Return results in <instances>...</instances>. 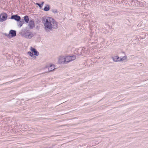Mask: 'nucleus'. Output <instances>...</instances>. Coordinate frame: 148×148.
Here are the masks:
<instances>
[{
	"instance_id": "22",
	"label": "nucleus",
	"mask_w": 148,
	"mask_h": 148,
	"mask_svg": "<svg viewBox=\"0 0 148 148\" xmlns=\"http://www.w3.org/2000/svg\"><path fill=\"white\" fill-rule=\"evenodd\" d=\"M83 49H82V51L81 52V54H82L83 53Z\"/></svg>"
},
{
	"instance_id": "15",
	"label": "nucleus",
	"mask_w": 148,
	"mask_h": 148,
	"mask_svg": "<svg viewBox=\"0 0 148 148\" xmlns=\"http://www.w3.org/2000/svg\"><path fill=\"white\" fill-rule=\"evenodd\" d=\"M44 3V2H42L41 4H40L38 3H36V4L37 5H38L40 8H41L42 7Z\"/></svg>"
},
{
	"instance_id": "14",
	"label": "nucleus",
	"mask_w": 148,
	"mask_h": 148,
	"mask_svg": "<svg viewBox=\"0 0 148 148\" xmlns=\"http://www.w3.org/2000/svg\"><path fill=\"white\" fill-rule=\"evenodd\" d=\"M28 54L30 56L33 57V58H36V57L34 56L33 53H32V52H30V51H29L28 52Z\"/></svg>"
},
{
	"instance_id": "4",
	"label": "nucleus",
	"mask_w": 148,
	"mask_h": 148,
	"mask_svg": "<svg viewBox=\"0 0 148 148\" xmlns=\"http://www.w3.org/2000/svg\"><path fill=\"white\" fill-rule=\"evenodd\" d=\"M24 36L27 38H31L33 36V34L30 32H26L23 35Z\"/></svg>"
},
{
	"instance_id": "1",
	"label": "nucleus",
	"mask_w": 148,
	"mask_h": 148,
	"mask_svg": "<svg viewBox=\"0 0 148 148\" xmlns=\"http://www.w3.org/2000/svg\"><path fill=\"white\" fill-rule=\"evenodd\" d=\"M45 31L48 32L58 27V23L53 18L49 17H44L42 18Z\"/></svg>"
},
{
	"instance_id": "17",
	"label": "nucleus",
	"mask_w": 148,
	"mask_h": 148,
	"mask_svg": "<svg viewBox=\"0 0 148 148\" xmlns=\"http://www.w3.org/2000/svg\"><path fill=\"white\" fill-rule=\"evenodd\" d=\"M117 56H115L114 57H112V58L113 59V60L115 62H117Z\"/></svg>"
},
{
	"instance_id": "10",
	"label": "nucleus",
	"mask_w": 148,
	"mask_h": 148,
	"mask_svg": "<svg viewBox=\"0 0 148 148\" xmlns=\"http://www.w3.org/2000/svg\"><path fill=\"white\" fill-rule=\"evenodd\" d=\"M29 25L30 29H32L34 27V21L33 20H30L29 22Z\"/></svg>"
},
{
	"instance_id": "20",
	"label": "nucleus",
	"mask_w": 148,
	"mask_h": 148,
	"mask_svg": "<svg viewBox=\"0 0 148 148\" xmlns=\"http://www.w3.org/2000/svg\"><path fill=\"white\" fill-rule=\"evenodd\" d=\"M52 11L54 13H57L58 12L57 11V9H53L52 10Z\"/></svg>"
},
{
	"instance_id": "7",
	"label": "nucleus",
	"mask_w": 148,
	"mask_h": 148,
	"mask_svg": "<svg viewBox=\"0 0 148 148\" xmlns=\"http://www.w3.org/2000/svg\"><path fill=\"white\" fill-rule=\"evenodd\" d=\"M9 34L11 35V37H15L16 35V32L14 30H11L9 32Z\"/></svg>"
},
{
	"instance_id": "6",
	"label": "nucleus",
	"mask_w": 148,
	"mask_h": 148,
	"mask_svg": "<svg viewBox=\"0 0 148 148\" xmlns=\"http://www.w3.org/2000/svg\"><path fill=\"white\" fill-rule=\"evenodd\" d=\"M66 62V58H65L64 57H60L58 60V63L60 64H64Z\"/></svg>"
},
{
	"instance_id": "13",
	"label": "nucleus",
	"mask_w": 148,
	"mask_h": 148,
	"mask_svg": "<svg viewBox=\"0 0 148 148\" xmlns=\"http://www.w3.org/2000/svg\"><path fill=\"white\" fill-rule=\"evenodd\" d=\"M50 9V7L49 5H47V6H45L44 8V10L46 11H49Z\"/></svg>"
},
{
	"instance_id": "2",
	"label": "nucleus",
	"mask_w": 148,
	"mask_h": 148,
	"mask_svg": "<svg viewBox=\"0 0 148 148\" xmlns=\"http://www.w3.org/2000/svg\"><path fill=\"white\" fill-rule=\"evenodd\" d=\"M8 16L5 13H2L0 14V22H3L5 21L7 17Z\"/></svg>"
},
{
	"instance_id": "3",
	"label": "nucleus",
	"mask_w": 148,
	"mask_h": 148,
	"mask_svg": "<svg viewBox=\"0 0 148 148\" xmlns=\"http://www.w3.org/2000/svg\"><path fill=\"white\" fill-rule=\"evenodd\" d=\"M76 58V56L75 55L67 56L66 57V63H67L71 61L74 60Z\"/></svg>"
},
{
	"instance_id": "18",
	"label": "nucleus",
	"mask_w": 148,
	"mask_h": 148,
	"mask_svg": "<svg viewBox=\"0 0 148 148\" xmlns=\"http://www.w3.org/2000/svg\"><path fill=\"white\" fill-rule=\"evenodd\" d=\"M34 54L35 56H38L39 55V52H38V51L36 50V51H34Z\"/></svg>"
},
{
	"instance_id": "19",
	"label": "nucleus",
	"mask_w": 148,
	"mask_h": 148,
	"mask_svg": "<svg viewBox=\"0 0 148 148\" xmlns=\"http://www.w3.org/2000/svg\"><path fill=\"white\" fill-rule=\"evenodd\" d=\"M127 58V56H125L121 58V59H120V60L121 61H123L124 60H126Z\"/></svg>"
},
{
	"instance_id": "16",
	"label": "nucleus",
	"mask_w": 148,
	"mask_h": 148,
	"mask_svg": "<svg viewBox=\"0 0 148 148\" xmlns=\"http://www.w3.org/2000/svg\"><path fill=\"white\" fill-rule=\"evenodd\" d=\"M30 50L31 52L33 53L36 50L34 48L31 47L30 48Z\"/></svg>"
},
{
	"instance_id": "5",
	"label": "nucleus",
	"mask_w": 148,
	"mask_h": 148,
	"mask_svg": "<svg viewBox=\"0 0 148 148\" xmlns=\"http://www.w3.org/2000/svg\"><path fill=\"white\" fill-rule=\"evenodd\" d=\"M10 18L12 19H14L17 21H18L21 19V17L17 14H15L11 16Z\"/></svg>"
},
{
	"instance_id": "21",
	"label": "nucleus",
	"mask_w": 148,
	"mask_h": 148,
	"mask_svg": "<svg viewBox=\"0 0 148 148\" xmlns=\"http://www.w3.org/2000/svg\"><path fill=\"white\" fill-rule=\"evenodd\" d=\"M121 59V57H119L117 56V62H120V61H121V60H120V59Z\"/></svg>"
},
{
	"instance_id": "8",
	"label": "nucleus",
	"mask_w": 148,
	"mask_h": 148,
	"mask_svg": "<svg viewBox=\"0 0 148 148\" xmlns=\"http://www.w3.org/2000/svg\"><path fill=\"white\" fill-rule=\"evenodd\" d=\"M17 25L19 27H21L22 26V25L24 23V21L23 18L21 19V20L17 21Z\"/></svg>"
},
{
	"instance_id": "9",
	"label": "nucleus",
	"mask_w": 148,
	"mask_h": 148,
	"mask_svg": "<svg viewBox=\"0 0 148 148\" xmlns=\"http://www.w3.org/2000/svg\"><path fill=\"white\" fill-rule=\"evenodd\" d=\"M55 66L51 64L50 65V67H48L47 66H46L45 69L46 68H48V72H49L52 71L53 70H54L55 68H54Z\"/></svg>"
},
{
	"instance_id": "12",
	"label": "nucleus",
	"mask_w": 148,
	"mask_h": 148,
	"mask_svg": "<svg viewBox=\"0 0 148 148\" xmlns=\"http://www.w3.org/2000/svg\"><path fill=\"white\" fill-rule=\"evenodd\" d=\"M23 20L26 23H28L29 20L28 16L27 15L25 16L24 17Z\"/></svg>"
},
{
	"instance_id": "23",
	"label": "nucleus",
	"mask_w": 148,
	"mask_h": 148,
	"mask_svg": "<svg viewBox=\"0 0 148 148\" xmlns=\"http://www.w3.org/2000/svg\"><path fill=\"white\" fill-rule=\"evenodd\" d=\"M9 82H7L6 83H8Z\"/></svg>"
},
{
	"instance_id": "11",
	"label": "nucleus",
	"mask_w": 148,
	"mask_h": 148,
	"mask_svg": "<svg viewBox=\"0 0 148 148\" xmlns=\"http://www.w3.org/2000/svg\"><path fill=\"white\" fill-rule=\"evenodd\" d=\"M134 3H136L139 5V6L140 7L144 6V3L138 1L137 0H135L134 1Z\"/></svg>"
}]
</instances>
